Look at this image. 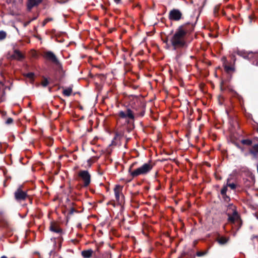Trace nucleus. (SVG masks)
I'll list each match as a JSON object with an SVG mask.
<instances>
[{"label": "nucleus", "instance_id": "1", "mask_svg": "<svg viewBox=\"0 0 258 258\" xmlns=\"http://www.w3.org/2000/svg\"><path fill=\"white\" fill-rule=\"evenodd\" d=\"M192 30V26L188 24L181 25L177 28L170 40L174 49L186 46V35Z\"/></svg>", "mask_w": 258, "mask_h": 258}, {"label": "nucleus", "instance_id": "2", "mask_svg": "<svg viewBox=\"0 0 258 258\" xmlns=\"http://www.w3.org/2000/svg\"><path fill=\"white\" fill-rule=\"evenodd\" d=\"M154 167L153 163L149 161L144 163L142 165L135 170H132L131 167L129 169V172L133 177H138L140 175H145L148 174L153 169Z\"/></svg>", "mask_w": 258, "mask_h": 258}, {"label": "nucleus", "instance_id": "3", "mask_svg": "<svg viewBox=\"0 0 258 258\" xmlns=\"http://www.w3.org/2000/svg\"><path fill=\"white\" fill-rule=\"evenodd\" d=\"M134 118V115L132 110L127 109L124 111L118 112L117 122L118 124L126 125L129 123L131 120H133Z\"/></svg>", "mask_w": 258, "mask_h": 258}, {"label": "nucleus", "instance_id": "4", "mask_svg": "<svg viewBox=\"0 0 258 258\" xmlns=\"http://www.w3.org/2000/svg\"><path fill=\"white\" fill-rule=\"evenodd\" d=\"M78 176L83 182L84 186L89 185L91 181V175L87 170H81L78 173Z\"/></svg>", "mask_w": 258, "mask_h": 258}, {"label": "nucleus", "instance_id": "5", "mask_svg": "<svg viewBox=\"0 0 258 258\" xmlns=\"http://www.w3.org/2000/svg\"><path fill=\"white\" fill-rule=\"evenodd\" d=\"M44 57L49 60L53 62V63L58 65L59 64V62L57 58L55 55L51 51H46L44 53Z\"/></svg>", "mask_w": 258, "mask_h": 258}, {"label": "nucleus", "instance_id": "6", "mask_svg": "<svg viewBox=\"0 0 258 258\" xmlns=\"http://www.w3.org/2000/svg\"><path fill=\"white\" fill-rule=\"evenodd\" d=\"M182 13L177 9H173L169 12V19L173 21H179L181 19Z\"/></svg>", "mask_w": 258, "mask_h": 258}, {"label": "nucleus", "instance_id": "7", "mask_svg": "<svg viewBox=\"0 0 258 258\" xmlns=\"http://www.w3.org/2000/svg\"><path fill=\"white\" fill-rule=\"evenodd\" d=\"M27 197L26 192L23 191L20 188H19L15 192V198L18 201L25 200Z\"/></svg>", "mask_w": 258, "mask_h": 258}, {"label": "nucleus", "instance_id": "8", "mask_svg": "<svg viewBox=\"0 0 258 258\" xmlns=\"http://www.w3.org/2000/svg\"><path fill=\"white\" fill-rule=\"evenodd\" d=\"M247 57L250 60L253 65L258 66V51L249 52Z\"/></svg>", "mask_w": 258, "mask_h": 258}, {"label": "nucleus", "instance_id": "9", "mask_svg": "<svg viewBox=\"0 0 258 258\" xmlns=\"http://www.w3.org/2000/svg\"><path fill=\"white\" fill-rule=\"evenodd\" d=\"M232 210L233 214L232 215H230V214H228V221L231 223H234L236 221L239 220V215L235 210V208L234 206H232Z\"/></svg>", "mask_w": 258, "mask_h": 258}, {"label": "nucleus", "instance_id": "10", "mask_svg": "<svg viewBox=\"0 0 258 258\" xmlns=\"http://www.w3.org/2000/svg\"><path fill=\"white\" fill-rule=\"evenodd\" d=\"M22 0H10V3L12 4V12L13 15L16 14L18 10L19 9V5Z\"/></svg>", "mask_w": 258, "mask_h": 258}, {"label": "nucleus", "instance_id": "11", "mask_svg": "<svg viewBox=\"0 0 258 258\" xmlns=\"http://www.w3.org/2000/svg\"><path fill=\"white\" fill-rule=\"evenodd\" d=\"M122 187L119 185H116L114 188L115 199L118 202H119L120 201V196L122 195Z\"/></svg>", "mask_w": 258, "mask_h": 258}, {"label": "nucleus", "instance_id": "12", "mask_svg": "<svg viewBox=\"0 0 258 258\" xmlns=\"http://www.w3.org/2000/svg\"><path fill=\"white\" fill-rule=\"evenodd\" d=\"M42 1V0H28L27 8L30 10L32 8L38 6Z\"/></svg>", "mask_w": 258, "mask_h": 258}, {"label": "nucleus", "instance_id": "13", "mask_svg": "<svg viewBox=\"0 0 258 258\" xmlns=\"http://www.w3.org/2000/svg\"><path fill=\"white\" fill-rule=\"evenodd\" d=\"M11 57L18 60H21L24 58V55L18 50H15Z\"/></svg>", "mask_w": 258, "mask_h": 258}, {"label": "nucleus", "instance_id": "14", "mask_svg": "<svg viewBox=\"0 0 258 258\" xmlns=\"http://www.w3.org/2000/svg\"><path fill=\"white\" fill-rule=\"evenodd\" d=\"M93 253V250L89 249L86 250H83L81 252V254L84 258H90L92 256Z\"/></svg>", "mask_w": 258, "mask_h": 258}, {"label": "nucleus", "instance_id": "15", "mask_svg": "<svg viewBox=\"0 0 258 258\" xmlns=\"http://www.w3.org/2000/svg\"><path fill=\"white\" fill-rule=\"evenodd\" d=\"M224 67L225 71L227 72H230L234 71V68L233 66H229L227 65L226 63H225V62H224Z\"/></svg>", "mask_w": 258, "mask_h": 258}, {"label": "nucleus", "instance_id": "16", "mask_svg": "<svg viewBox=\"0 0 258 258\" xmlns=\"http://www.w3.org/2000/svg\"><path fill=\"white\" fill-rule=\"evenodd\" d=\"M72 93V89L71 88H68L63 90V94L66 96H69Z\"/></svg>", "mask_w": 258, "mask_h": 258}, {"label": "nucleus", "instance_id": "17", "mask_svg": "<svg viewBox=\"0 0 258 258\" xmlns=\"http://www.w3.org/2000/svg\"><path fill=\"white\" fill-rule=\"evenodd\" d=\"M250 153L253 155L258 153V143L252 147V149L250 150Z\"/></svg>", "mask_w": 258, "mask_h": 258}, {"label": "nucleus", "instance_id": "18", "mask_svg": "<svg viewBox=\"0 0 258 258\" xmlns=\"http://www.w3.org/2000/svg\"><path fill=\"white\" fill-rule=\"evenodd\" d=\"M217 241L220 244H224L227 242L228 239L225 237H220L218 238Z\"/></svg>", "mask_w": 258, "mask_h": 258}, {"label": "nucleus", "instance_id": "19", "mask_svg": "<svg viewBox=\"0 0 258 258\" xmlns=\"http://www.w3.org/2000/svg\"><path fill=\"white\" fill-rule=\"evenodd\" d=\"M241 143L243 145H248V146H249V145H251V144H252V142L251 140H248V139H246V140H242L241 141Z\"/></svg>", "mask_w": 258, "mask_h": 258}, {"label": "nucleus", "instance_id": "20", "mask_svg": "<svg viewBox=\"0 0 258 258\" xmlns=\"http://www.w3.org/2000/svg\"><path fill=\"white\" fill-rule=\"evenodd\" d=\"M227 186H229V187H230L232 189H234L236 188V185L234 183H229V178L227 179Z\"/></svg>", "mask_w": 258, "mask_h": 258}, {"label": "nucleus", "instance_id": "21", "mask_svg": "<svg viewBox=\"0 0 258 258\" xmlns=\"http://www.w3.org/2000/svg\"><path fill=\"white\" fill-rule=\"evenodd\" d=\"M227 190V185L224 186L221 190V195L224 197Z\"/></svg>", "mask_w": 258, "mask_h": 258}, {"label": "nucleus", "instance_id": "22", "mask_svg": "<svg viewBox=\"0 0 258 258\" xmlns=\"http://www.w3.org/2000/svg\"><path fill=\"white\" fill-rule=\"evenodd\" d=\"M7 36V33L4 31H0V40L4 39Z\"/></svg>", "mask_w": 258, "mask_h": 258}, {"label": "nucleus", "instance_id": "23", "mask_svg": "<svg viewBox=\"0 0 258 258\" xmlns=\"http://www.w3.org/2000/svg\"><path fill=\"white\" fill-rule=\"evenodd\" d=\"M48 84L49 82L46 79H44L41 83V84L43 87H46Z\"/></svg>", "mask_w": 258, "mask_h": 258}, {"label": "nucleus", "instance_id": "24", "mask_svg": "<svg viewBox=\"0 0 258 258\" xmlns=\"http://www.w3.org/2000/svg\"><path fill=\"white\" fill-rule=\"evenodd\" d=\"M52 20H53V19L52 18H47L45 19L43 22V25L44 26L48 22L51 21Z\"/></svg>", "mask_w": 258, "mask_h": 258}, {"label": "nucleus", "instance_id": "25", "mask_svg": "<svg viewBox=\"0 0 258 258\" xmlns=\"http://www.w3.org/2000/svg\"><path fill=\"white\" fill-rule=\"evenodd\" d=\"M25 76L29 78L30 79H32L34 77V74L33 73H29L25 75Z\"/></svg>", "mask_w": 258, "mask_h": 258}, {"label": "nucleus", "instance_id": "26", "mask_svg": "<svg viewBox=\"0 0 258 258\" xmlns=\"http://www.w3.org/2000/svg\"><path fill=\"white\" fill-rule=\"evenodd\" d=\"M206 253V251H198L197 253V255L198 256H202L205 255Z\"/></svg>", "mask_w": 258, "mask_h": 258}, {"label": "nucleus", "instance_id": "27", "mask_svg": "<svg viewBox=\"0 0 258 258\" xmlns=\"http://www.w3.org/2000/svg\"><path fill=\"white\" fill-rule=\"evenodd\" d=\"M50 229L51 231L56 233H59L60 232V230L59 229H56L55 228L53 227L52 226L50 227Z\"/></svg>", "mask_w": 258, "mask_h": 258}, {"label": "nucleus", "instance_id": "28", "mask_svg": "<svg viewBox=\"0 0 258 258\" xmlns=\"http://www.w3.org/2000/svg\"><path fill=\"white\" fill-rule=\"evenodd\" d=\"M13 120L12 118H8L6 120V123L8 124H11L13 122Z\"/></svg>", "mask_w": 258, "mask_h": 258}, {"label": "nucleus", "instance_id": "29", "mask_svg": "<svg viewBox=\"0 0 258 258\" xmlns=\"http://www.w3.org/2000/svg\"><path fill=\"white\" fill-rule=\"evenodd\" d=\"M235 145L239 149H240L242 151H244V149L243 148H241V147H240V146L239 145V144L238 143H234Z\"/></svg>", "mask_w": 258, "mask_h": 258}, {"label": "nucleus", "instance_id": "30", "mask_svg": "<svg viewBox=\"0 0 258 258\" xmlns=\"http://www.w3.org/2000/svg\"><path fill=\"white\" fill-rule=\"evenodd\" d=\"M121 0H114V1L116 3L118 4Z\"/></svg>", "mask_w": 258, "mask_h": 258}, {"label": "nucleus", "instance_id": "31", "mask_svg": "<svg viewBox=\"0 0 258 258\" xmlns=\"http://www.w3.org/2000/svg\"><path fill=\"white\" fill-rule=\"evenodd\" d=\"M1 258H7V257L6 256H3Z\"/></svg>", "mask_w": 258, "mask_h": 258}, {"label": "nucleus", "instance_id": "32", "mask_svg": "<svg viewBox=\"0 0 258 258\" xmlns=\"http://www.w3.org/2000/svg\"><path fill=\"white\" fill-rule=\"evenodd\" d=\"M257 132H258V127L256 129Z\"/></svg>", "mask_w": 258, "mask_h": 258}]
</instances>
